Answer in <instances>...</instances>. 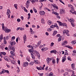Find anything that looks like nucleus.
I'll list each match as a JSON object with an SVG mask.
<instances>
[{
	"mask_svg": "<svg viewBox=\"0 0 76 76\" xmlns=\"http://www.w3.org/2000/svg\"><path fill=\"white\" fill-rule=\"evenodd\" d=\"M67 44V41H65L64 42H63L62 44L63 46V47H67L68 48L70 49H73V48L72 47L69 46V45H66V44Z\"/></svg>",
	"mask_w": 76,
	"mask_h": 76,
	"instance_id": "1",
	"label": "nucleus"
},
{
	"mask_svg": "<svg viewBox=\"0 0 76 76\" xmlns=\"http://www.w3.org/2000/svg\"><path fill=\"white\" fill-rule=\"evenodd\" d=\"M57 22L58 23V24L60 26H66L67 27V24L65 23H62L61 22L59 21H57Z\"/></svg>",
	"mask_w": 76,
	"mask_h": 76,
	"instance_id": "2",
	"label": "nucleus"
},
{
	"mask_svg": "<svg viewBox=\"0 0 76 76\" xmlns=\"http://www.w3.org/2000/svg\"><path fill=\"white\" fill-rule=\"evenodd\" d=\"M8 29V28H7L5 27L4 28L3 30H4V31H5V32H7V33H9V32H10L11 31V30H10V29Z\"/></svg>",
	"mask_w": 76,
	"mask_h": 76,
	"instance_id": "3",
	"label": "nucleus"
},
{
	"mask_svg": "<svg viewBox=\"0 0 76 76\" xmlns=\"http://www.w3.org/2000/svg\"><path fill=\"white\" fill-rule=\"evenodd\" d=\"M68 20L69 21V22H71V24L72 25V26H73V27H75V24H74V23L72 22H75V20H74L73 19H70V20L69 19Z\"/></svg>",
	"mask_w": 76,
	"mask_h": 76,
	"instance_id": "4",
	"label": "nucleus"
},
{
	"mask_svg": "<svg viewBox=\"0 0 76 76\" xmlns=\"http://www.w3.org/2000/svg\"><path fill=\"white\" fill-rule=\"evenodd\" d=\"M30 1L29 0H28L26 1V7L27 9L29 7V4H30Z\"/></svg>",
	"mask_w": 76,
	"mask_h": 76,
	"instance_id": "5",
	"label": "nucleus"
},
{
	"mask_svg": "<svg viewBox=\"0 0 76 76\" xmlns=\"http://www.w3.org/2000/svg\"><path fill=\"white\" fill-rule=\"evenodd\" d=\"M69 31L66 30L63 31V33L64 34H66V35L67 36H69Z\"/></svg>",
	"mask_w": 76,
	"mask_h": 76,
	"instance_id": "6",
	"label": "nucleus"
},
{
	"mask_svg": "<svg viewBox=\"0 0 76 76\" xmlns=\"http://www.w3.org/2000/svg\"><path fill=\"white\" fill-rule=\"evenodd\" d=\"M34 48L32 47V48L31 49H28L29 52L30 53H33L34 54H35V53H34Z\"/></svg>",
	"mask_w": 76,
	"mask_h": 76,
	"instance_id": "7",
	"label": "nucleus"
},
{
	"mask_svg": "<svg viewBox=\"0 0 76 76\" xmlns=\"http://www.w3.org/2000/svg\"><path fill=\"white\" fill-rule=\"evenodd\" d=\"M71 10H72V11H70V12H71V13H72V14H75V15H76V12H75V11H74V9L73 8V7L72 6V7H71Z\"/></svg>",
	"mask_w": 76,
	"mask_h": 76,
	"instance_id": "8",
	"label": "nucleus"
},
{
	"mask_svg": "<svg viewBox=\"0 0 76 76\" xmlns=\"http://www.w3.org/2000/svg\"><path fill=\"white\" fill-rule=\"evenodd\" d=\"M10 11L9 9L7 10V15H9L8 16V18H10Z\"/></svg>",
	"mask_w": 76,
	"mask_h": 76,
	"instance_id": "9",
	"label": "nucleus"
},
{
	"mask_svg": "<svg viewBox=\"0 0 76 76\" xmlns=\"http://www.w3.org/2000/svg\"><path fill=\"white\" fill-rule=\"evenodd\" d=\"M28 62H24L23 64V67H27L28 65Z\"/></svg>",
	"mask_w": 76,
	"mask_h": 76,
	"instance_id": "10",
	"label": "nucleus"
},
{
	"mask_svg": "<svg viewBox=\"0 0 76 76\" xmlns=\"http://www.w3.org/2000/svg\"><path fill=\"white\" fill-rule=\"evenodd\" d=\"M68 72H71L72 73V75L71 76H73L75 75V71H74L71 70L70 69H68Z\"/></svg>",
	"mask_w": 76,
	"mask_h": 76,
	"instance_id": "11",
	"label": "nucleus"
},
{
	"mask_svg": "<svg viewBox=\"0 0 76 76\" xmlns=\"http://www.w3.org/2000/svg\"><path fill=\"white\" fill-rule=\"evenodd\" d=\"M64 10L63 9H61L60 10V12H59L60 14H61H61H63V13H64Z\"/></svg>",
	"mask_w": 76,
	"mask_h": 76,
	"instance_id": "12",
	"label": "nucleus"
},
{
	"mask_svg": "<svg viewBox=\"0 0 76 76\" xmlns=\"http://www.w3.org/2000/svg\"><path fill=\"white\" fill-rule=\"evenodd\" d=\"M39 13L41 16H42L45 15V12L44 11H41L39 12Z\"/></svg>",
	"mask_w": 76,
	"mask_h": 76,
	"instance_id": "13",
	"label": "nucleus"
},
{
	"mask_svg": "<svg viewBox=\"0 0 76 76\" xmlns=\"http://www.w3.org/2000/svg\"><path fill=\"white\" fill-rule=\"evenodd\" d=\"M34 53H36V54H37V55L38 57H40V54H39V53H38V51H37L36 50H35L34 51Z\"/></svg>",
	"mask_w": 76,
	"mask_h": 76,
	"instance_id": "14",
	"label": "nucleus"
},
{
	"mask_svg": "<svg viewBox=\"0 0 76 76\" xmlns=\"http://www.w3.org/2000/svg\"><path fill=\"white\" fill-rule=\"evenodd\" d=\"M71 67L74 70H75V64H71Z\"/></svg>",
	"mask_w": 76,
	"mask_h": 76,
	"instance_id": "15",
	"label": "nucleus"
},
{
	"mask_svg": "<svg viewBox=\"0 0 76 76\" xmlns=\"http://www.w3.org/2000/svg\"><path fill=\"white\" fill-rule=\"evenodd\" d=\"M4 60H5L6 61H9L8 58H9V57L7 56H4Z\"/></svg>",
	"mask_w": 76,
	"mask_h": 76,
	"instance_id": "16",
	"label": "nucleus"
},
{
	"mask_svg": "<svg viewBox=\"0 0 76 76\" xmlns=\"http://www.w3.org/2000/svg\"><path fill=\"white\" fill-rule=\"evenodd\" d=\"M42 51H45L46 50H47L48 49L47 48H43L41 49Z\"/></svg>",
	"mask_w": 76,
	"mask_h": 76,
	"instance_id": "17",
	"label": "nucleus"
},
{
	"mask_svg": "<svg viewBox=\"0 0 76 76\" xmlns=\"http://www.w3.org/2000/svg\"><path fill=\"white\" fill-rule=\"evenodd\" d=\"M23 38L24 41H26V34L24 35Z\"/></svg>",
	"mask_w": 76,
	"mask_h": 76,
	"instance_id": "18",
	"label": "nucleus"
},
{
	"mask_svg": "<svg viewBox=\"0 0 76 76\" xmlns=\"http://www.w3.org/2000/svg\"><path fill=\"white\" fill-rule=\"evenodd\" d=\"M10 43L11 45H15L16 44V43L15 42H12Z\"/></svg>",
	"mask_w": 76,
	"mask_h": 76,
	"instance_id": "19",
	"label": "nucleus"
},
{
	"mask_svg": "<svg viewBox=\"0 0 76 76\" xmlns=\"http://www.w3.org/2000/svg\"><path fill=\"white\" fill-rule=\"evenodd\" d=\"M3 39V34H1L0 36V42H1V40Z\"/></svg>",
	"mask_w": 76,
	"mask_h": 76,
	"instance_id": "20",
	"label": "nucleus"
},
{
	"mask_svg": "<svg viewBox=\"0 0 76 76\" xmlns=\"http://www.w3.org/2000/svg\"><path fill=\"white\" fill-rule=\"evenodd\" d=\"M57 51L55 50H52L50 51L51 53H54L56 54V53Z\"/></svg>",
	"mask_w": 76,
	"mask_h": 76,
	"instance_id": "21",
	"label": "nucleus"
},
{
	"mask_svg": "<svg viewBox=\"0 0 76 76\" xmlns=\"http://www.w3.org/2000/svg\"><path fill=\"white\" fill-rule=\"evenodd\" d=\"M46 60L48 64V63H50V58H48L46 59Z\"/></svg>",
	"mask_w": 76,
	"mask_h": 76,
	"instance_id": "22",
	"label": "nucleus"
},
{
	"mask_svg": "<svg viewBox=\"0 0 76 76\" xmlns=\"http://www.w3.org/2000/svg\"><path fill=\"white\" fill-rule=\"evenodd\" d=\"M57 34V31H54L53 33V36H54L55 35H56V34Z\"/></svg>",
	"mask_w": 76,
	"mask_h": 76,
	"instance_id": "23",
	"label": "nucleus"
},
{
	"mask_svg": "<svg viewBox=\"0 0 76 76\" xmlns=\"http://www.w3.org/2000/svg\"><path fill=\"white\" fill-rule=\"evenodd\" d=\"M52 13H53V14H54V15H58L59 14L58 13H57L54 11H53L52 12Z\"/></svg>",
	"mask_w": 76,
	"mask_h": 76,
	"instance_id": "24",
	"label": "nucleus"
},
{
	"mask_svg": "<svg viewBox=\"0 0 76 76\" xmlns=\"http://www.w3.org/2000/svg\"><path fill=\"white\" fill-rule=\"evenodd\" d=\"M34 53H31V56L32 58H33L34 59H35V56H34Z\"/></svg>",
	"mask_w": 76,
	"mask_h": 76,
	"instance_id": "25",
	"label": "nucleus"
},
{
	"mask_svg": "<svg viewBox=\"0 0 76 76\" xmlns=\"http://www.w3.org/2000/svg\"><path fill=\"white\" fill-rule=\"evenodd\" d=\"M5 73V71L4 69H3L2 71L1 72V73H0V74H3V73Z\"/></svg>",
	"mask_w": 76,
	"mask_h": 76,
	"instance_id": "26",
	"label": "nucleus"
},
{
	"mask_svg": "<svg viewBox=\"0 0 76 76\" xmlns=\"http://www.w3.org/2000/svg\"><path fill=\"white\" fill-rule=\"evenodd\" d=\"M14 7H15L16 9H18V4H14Z\"/></svg>",
	"mask_w": 76,
	"mask_h": 76,
	"instance_id": "27",
	"label": "nucleus"
},
{
	"mask_svg": "<svg viewBox=\"0 0 76 76\" xmlns=\"http://www.w3.org/2000/svg\"><path fill=\"white\" fill-rule=\"evenodd\" d=\"M51 23H52V22L50 20H49L48 22V23L49 25H50L51 24Z\"/></svg>",
	"mask_w": 76,
	"mask_h": 76,
	"instance_id": "28",
	"label": "nucleus"
},
{
	"mask_svg": "<svg viewBox=\"0 0 76 76\" xmlns=\"http://www.w3.org/2000/svg\"><path fill=\"white\" fill-rule=\"evenodd\" d=\"M17 69H18V70H17V71L18 72H17V73H19L20 72V69H19V67L18 66H17Z\"/></svg>",
	"mask_w": 76,
	"mask_h": 76,
	"instance_id": "29",
	"label": "nucleus"
},
{
	"mask_svg": "<svg viewBox=\"0 0 76 76\" xmlns=\"http://www.w3.org/2000/svg\"><path fill=\"white\" fill-rule=\"evenodd\" d=\"M34 62L31 61L29 64V65H30V66H32L33 64H34Z\"/></svg>",
	"mask_w": 76,
	"mask_h": 76,
	"instance_id": "30",
	"label": "nucleus"
},
{
	"mask_svg": "<svg viewBox=\"0 0 76 76\" xmlns=\"http://www.w3.org/2000/svg\"><path fill=\"white\" fill-rule=\"evenodd\" d=\"M52 62L53 64H54V63H56V60L55 59H53Z\"/></svg>",
	"mask_w": 76,
	"mask_h": 76,
	"instance_id": "31",
	"label": "nucleus"
},
{
	"mask_svg": "<svg viewBox=\"0 0 76 76\" xmlns=\"http://www.w3.org/2000/svg\"><path fill=\"white\" fill-rule=\"evenodd\" d=\"M1 54H2L3 55H4V56H6V52H1Z\"/></svg>",
	"mask_w": 76,
	"mask_h": 76,
	"instance_id": "32",
	"label": "nucleus"
},
{
	"mask_svg": "<svg viewBox=\"0 0 76 76\" xmlns=\"http://www.w3.org/2000/svg\"><path fill=\"white\" fill-rule=\"evenodd\" d=\"M41 21V22L43 24H45V23L44 22V20L43 18L42 19Z\"/></svg>",
	"mask_w": 76,
	"mask_h": 76,
	"instance_id": "33",
	"label": "nucleus"
},
{
	"mask_svg": "<svg viewBox=\"0 0 76 76\" xmlns=\"http://www.w3.org/2000/svg\"><path fill=\"white\" fill-rule=\"evenodd\" d=\"M55 27H56L55 25H52L50 26V28H55Z\"/></svg>",
	"mask_w": 76,
	"mask_h": 76,
	"instance_id": "34",
	"label": "nucleus"
},
{
	"mask_svg": "<svg viewBox=\"0 0 76 76\" xmlns=\"http://www.w3.org/2000/svg\"><path fill=\"white\" fill-rule=\"evenodd\" d=\"M66 59H65V58H62V62H63V63H64V61H66Z\"/></svg>",
	"mask_w": 76,
	"mask_h": 76,
	"instance_id": "35",
	"label": "nucleus"
},
{
	"mask_svg": "<svg viewBox=\"0 0 76 76\" xmlns=\"http://www.w3.org/2000/svg\"><path fill=\"white\" fill-rule=\"evenodd\" d=\"M33 10L35 12V13H37V10H36V9H35V8L34 7L33 8Z\"/></svg>",
	"mask_w": 76,
	"mask_h": 76,
	"instance_id": "36",
	"label": "nucleus"
},
{
	"mask_svg": "<svg viewBox=\"0 0 76 76\" xmlns=\"http://www.w3.org/2000/svg\"><path fill=\"white\" fill-rule=\"evenodd\" d=\"M8 48L9 49H8V51H9L10 50V49H12V48H11V47L10 46V45H9L8 46Z\"/></svg>",
	"mask_w": 76,
	"mask_h": 76,
	"instance_id": "37",
	"label": "nucleus"
},
{
	"mask_svg": "<svg viewBox=\"0 0 76 76\" xmlns=\"http://www.w3.org/2000/svg\"><path fill=\"white\" fill-rule=\"evenodd\" d=\"M12 50H13V52H15V46H13L12 48Z\"/></svg>",
	"mask_w": 76,
	"mask_h": 76,
	"instance_id": "38",
	"label": "nucleus"
},
{
	"mask_svg": "<svg viewBox=\"0 0 76 76\" xmlns=\"http://www.w3.org/2000/svg\"><path fill=\"white\" fill-rule=\"evenodd\" d=\"M71 43L73 45L75 44H76V42L75 41H72Z\"/></svg>",
	"mask_w": 76,
	"mask_h": 76,
	"instance_id": "39",
	"label": "nucleus"
},
{
	"mask_svg": "<svg viewBox=\"0 0 76 76\" xmlns=\"http://www.w3.org/2000/svg\"><path fill=\"white\" fill-rule=\"evenodd\" d=\"M38 0H33L32 1V2H33V3H35V2H38Z\"/></svg>",
	"mask_w": 76,
	"mask_h": 76,
	"instance_id": "40",
	"label": "nucleus"
},
{
	"mask_svg": "<svg viewBox=\"0 0 76 76\" xmlns=\"http://www.w3.org/2000/svg\"><path fill=\"white\" fill-rule=\"evenodd\" d=\"M68 60H69V61H72V60L70 58V56H68Z\"/></svg>",
	"mask_w": 76,
	"mask_h": 76,
	"instance_id": "41",
	"label": "nucleus"
},
{
	"mask_svg": "<svg viewBox=\"0 0 76 76\" xmlns=\"http://www.w3.org/2000/svg\"><path fill=\"white\" fill-rule=\"evenodd\" d=\"M20 31H23L24 30V28L22 27H20Z\"/></svg>",
	"mask_w": 76,
	"mask_h": 76,
	"instance_id": "42",
	"label": "nucleus"
},
{
	"mask_svg": "<svg viewBox=\"0 0 76 76\" xmlns=\"http://www.w3.org/2000/svg\"><path fill=\"white\" fill-rule=\"evenodd\" d=\"M55 27L57 28V29H58L59 28L58 26H57V23L55 24Z\"/></svg>",
	"mask_w": 76,
	"mask_h": 76,
	"instance_id": "43",
	"label": "nucleus"
},
{
	"mask_svg": "<svg viewBox=\"0 0 76 76\" xmlns=\"http://www.w3.org/2000/svg\"><path fill=\"white\" fill-rule=\"evenodd\" d=\"M33 45V47H35L36 48H37V45H36L35 44H34Z\"/></svg>",
	"mask_w": 76,
	"mask_h": 76,
	"instance_id": "44",
	"label": "nucleus"
},
{
	"mask_svg": "<svg viewBox=\"0 0 76 76\" xmlns=\"http://www.w3.org/2000/svg\"><path fill=\"white\" fill-rule=\"evenodd\" d=\"M38 75H39V76H43V75L44 74L43 73H38Z\"/></svg>",
	"mask_w": 76,
	"mask_h": 76,
	"instance_id": "45",
	"label": "nucleus"
},
{
	"mask_svg": "<svg viewBox=\"0 0 76 76\" xmlns=\"http://www.w3.org/2000/svg\"><path fill=\"white\" fill-rule=\"evenodd\" d=\"M56 60H57L56 62L57 63V64H58V62L59 61V59L58 58H57L56 59Z\"/></svg>",
	"mask_w": 76,
	"mask_h": 76,
	"instance_id": "46",
	"label": "nucleus"
},
{
	"mask_svg": "<svg viewBox=\"0 0 76 76\" xmlns=\"http://www.w3.org/2000/svg\"><path fill=\"white\" fill-rule=\"evenodd\" d=\"M9 39V36H7L6 37V39H7V40H8Z\"/></svg>",
	"mask_w": 76,
	"mask_h": 76,
	"instance_id": "47",
	"label": "nucleus"
},
{
	"mask_svg": "<svg viewBox=\"0 0 76 76\" xmlns=\"http://www.w3.org/2000/svg\"><path fill=\"white\" fill-rule=\"evenodd\" d=\"M4 43L5 45L7 44V42H6V40H4Z\"/></svg>",
	"mask_w": 76,
	"mask_h": 76,
	"instance_id": "48",
	"label": "nucleus"
},
{
	"mask_svg": "<svg viewBox=\"0 0 76 76\" xmlns=\"http://www.w3.org/2000/svg\"><path fill=\"white\" fill-rule=\"evenodd\" d=\"M15 39V37L13 36L12 37L11 39H12L13 40Z\"/></svg>",
	"mask_w": 76,
	"mask_h": 76,
	"instance_id": "49",
	"label": "nucleus"
},
{
	"mask_svg": "<svg viewBox=\"0 0 76 76\" xmlns=\"http://www.w3.org/2000/svg\"><path fill=\"white\" fill-rule=\"evenodd\" d=\"M54 43L53 42H52L51 43V44H50V46H51V47H53L54 45Z\"/></svg>",
	"mask_w": 76,
	"mask_h": 76,
	"instance_id": "50",
	"label": "nucleus"
},
{
	"mask_svg": "<svg viewBox=\"0 0 76 76\" xmlns=\"http://www.w3.org/2000/svg\"><path fill=\"white\" fill-rule=\"evenodd\" d=\"M53 7H56V9H58V7H57V6H56V5H53Z\"/></svg>",
	"mask_w": 76,
	"mask_h": 76,
	"instance_id": "51",
	"label": "nucleus"
},
{
	"mask_svg": "<svg viewBox=\"0 0 76 76\" xmlns=\"http://www.w3.org/2000/svg\"><path fill=\"white\" fill-rule=\"evenodd\" d=\"M24 10L25 12H28V10L26 9V8H25V7H24Z\"/></svg>",
	"mask_w": 76,
	"mask_h": 76,
	"instance_id": "52",
	"label": "nucleus"
},
{
	"mask_svg": "<svg viewBox=\"0 0 76 76\" xmlns=\"http://www.w3.org/2000/svg\"><path fill=\"white\" fill-rule=\"evenodd\" d=\"M5 73H9V72L7 70H5Z\"/></svg>",
	"mask_w": 76,
	"mask_h": 76,
	"instance_id": "53",
	"label": "nucleus"
},
{
	"mask_svg": "<svg viewBox=\"0 0 76 76\" xmlns=\"http://www.w3.org/2000/svg\"><path fill=\"white\" fill-rule=\"evenodd\" d=\"M46 0H40L39 1L40 2H41V1H46Z\"/></svg>",
	"mask_w": 76,
	"mask_h": 76,
	"instance_id": "54",
	"label": "nucleus"
},
{
	"mask_svg": "<svg viewBox=\"0 0 76 76\" xmlns=\"http://www.w3.org/2000/svg\"><path fill=\"white\" fill-rule=\"evenodd\" d=\"M34 63L35 64H38V63L37 60H36V61H35Z\"/></svg>",
	"mask_w": 76,
	"mask_h": 76,
	"instance_id": "55",
	"label": "nucleus"
},
{
	"mask_svg": "<svg viewBox=\"0 0 76 76\" xmlns=\"http://www.w3.org/2000/svg\"><path fill=\"white\" fill-rule=\"evenodd\" d=\"M11 55L12 57H14V56H15V53L14 52V53H12Z\"/></svg>",
	"mask_w": 76,
	"mask_h": 76,
	"instance_id": "56",
	"label": "nucleus"
},
{
	"mask_svg": "<svg viewBox=\"0 0 76 76\" xmlns=\"http://www.w3.org/2000/svg\"><path fill=\"white\" fill-rule=\"evenodd\" d=\"M51 28H48V31H51Z\"/></svg>",
	"mask_w": 76,
	"mask_h": 76,
	"instance_id": "57",
	"label": "nucleus"
},
{
	"mask_svg": "<svg viewBox=\"0 0 76 76\" xmlns=\"http://www.w3.org/2000/svg\"><path fill=\"white\" fill-rule=\"evenodd\" d=\"M17 22H20V19L18 18L17 20Z\"/></svg>",
	"mask_w": 76,
	"mask_h": 76,
	"instance_id": "58",
	"label": "nucleus"
},
{
	"mask_svg": "<svg viewBox=\"0 0 76 76\" xmlns=\"http://www.w3.org/2000/svg\"><path fill=\"white\" fill-rule=\"evenodd\" d=\"M26 60H27V61H30V59L29 58H26Z\"/></svg>",
	"mask_w": 76,
	"mask_h": 76,
	"instance_id": "59",
	"label": "nucleus"
},
{
	"mask_svg": "<svg viewBox=\"0 0 76 76\" xmlns=\"http://www.w3.org/2000/svg\"><path fill=\"white\" fill-rule=\"evenodd\" d=\"M18 64L19 65L20 64V62L19 60H18Z\"/></svg>",
	"mask_w": 76,
	"mask_h": 76,
	"instance_id": "60",
	"label": "nucleus"
},
{
	"mask_svg": "<svg viewBox=\"0 0 76 76\" xmlns=\"http://www.w3.org/2000/svg\"><path fill=\"white\" fill-rule=\"evenodd\" d=\"M68 6L69 7H72L73 6L72 5H70V4H68Z\"/></svg>",
	"mask_w": 76,
	"mask_h": 76,
	"instance_id": "61",
	"label": "nucleus"
},
{
	"mask_svg": "<svg viewBox=\"0 0 76 76\" xmlns=\"http://www.w3.org/2000/svg\"><path fill=\"white\" fill-rule=\"evenodd\" d=\"M11 63L12 64H15V62L14 61V60H12V61H11Z\"/></svg>",
	"mask_w": 76,
	"mask_h": 76,
	"instance_id": "62",
	"label": "nucleus"
},
{
	"mask_svg": "<svg viewBox=\"0 0 76 76\" xmlns=\"http://www.w3.org/2000/svg\"><path fill=\"white\" fill-rule=\"evenodd\" d=\"M56 37H60V34H57Z\"/></svg>",
	"mask_w": 76,
	"mask_h": 76,
	"instance_id": "63",
	"label": "nucleus"
},
{
	"mask_svg": "<svg viewBox=\"0 0 76 76\" xmlns=\"http://www.w3.org/2000/svg\"><path fill=\"white\" fill-rule=\"evenodd\" d=\"M22 20H23V16H21L20 18Z\"/></svg>",
	"mask_w": 76,
	"mask_h": 76,
	"instance_id": "64",
	"label": "nucleus"
}]
</instances>
